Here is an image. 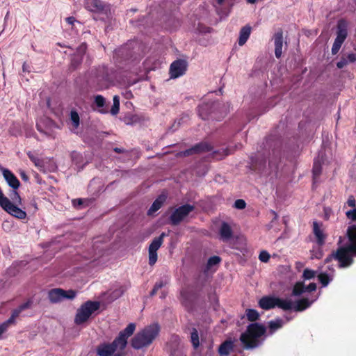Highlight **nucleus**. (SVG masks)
I'll return each instance as SVG.
<instances>
[{
    "instance_id": "nucleus-1",
    "label": "nucleus",
    "mask_w": 356,
    "mask_h": 356,
    "mask_svg": "<svg viewBox=\"0 0 356 356\" xmlns=\"http://www.w3.org/2000/svg\"><path fill=\"white\" fill-rule=\"evenodd\" d=\"M266 327L258 323L248 325L246 330L240 336V341L246 350L253 349L261 344L260 337L265 334Z\"/></svg>"
},
{
    "instance_id": "nucleus-2",
    "label": "nucleus",
    "mask_w": 356,
    "mask_h": 356,
    "mask_svg": "<svg viewBox=\"0 0 356 356\" xmlns=\"http://www.w3.org/2000/svg\"><path fill=\"white\" fill-rule=\"evenodd\" d=\"M159 332L160 327L157 323L146 326L132 338L131 346L138 350L149 346L159 335Z\"/></svg>"
},
{
    "instance_id": "nucleus-3",
    "label": "nucleus",
    "mask_w": 356,
    "mask_h": 356,
    "mask_svg": "<svg viewBox=\"0 0 356 356\" xmlns=\"http://www.w3.org/2000/svg\"><path fill=\"white\" fill-rule=\"evenodd\" d=\"M113 70L105 65H99L95 70L92 87L96 90L107 89L113 81Z\"/></svg>"
},
{
    "instance_id": "nucleus-4",
    "label": "nucleus",
    "mask_w": 356,
    "mask_h": 356,
    "mask_svg": "<svg viewBox=\"0 0 356 356\" xmlns=\"http://www.w3.org/2000/svg\"><path fill=\"white\" fill-rule=\"evenodd\" d=\"M199 116L204 120H220L224 118L225 113L220 111V104L218 102L204 103L197 108Z\"/></svg>"
},
{
    "instance_id": "nucleus-5",
    "label": "nucleus",
    "mask_w": 356,
    "mask_h": 356,
    "mask_svg": "<svg viewBox=\"0 0 356 356\" xmlns=\"http://www.w3.org/2000/svg\"><path fill=\"white\" fill-rule=\"evenodd\" d=\"M100 308V302L99 301L88 300L81 305L77 309L74 317V323L76 325H81L90 318V316L96 311Z\"/></svg>"
},
{
    "instance_id": "nucleus-6",
    "label": "nucleus",
    "mask_w": 356,
    "mask_h": 356,
    "mask_svg": "<svg viewBox=\"0 0 356 356\" xmlns=\"http://www.w3.org/2000/svg\"><path fill=\"white\" fill-rule=\"evenodd\" d=\"M259 306L264 310H270L277 307L284 311L292 309L293 302L290 300H284L277 297L266 296L259 300Z\"/></svg>"
},
{
    "instance_id": "nucleus-7",
    "label": "nucleus",
    "mask_w": 356,
    "mask_h": 356,
    "mask_svg": "<svg viewBox=\"0 0 356 356\" xmlns=\"http://www.w3.org/2000/svg\"><path fill=\"white\" fill-rule=\"evenodd\" d=\"M136 46L137 44L135 42H130L122 45L120 48L115 49L113 55V59L116 63H122V62L131 58H136L135 49Z\"/></svg>"
},
{
    "instance_id": "nucleus-8",
    "label": "nucleus",
    "mask_w": 356,
    "mask_h": 356,
    "mask_svg": "<svg viewBox=\"0 0 356 356\" xmlns=\"http://www.w3.org/2000/svg\"><path fill=\"white\" fill-rule=\"evenodd\" d=\"M194 209L195 207L189 204L181 205L175 209L169 217L170 225L172 226L179 225Z\"/></svg>"
},
{
    "instance_id": "nucleus-9",
    "label": "nucleus",
    "mask_w": 356,
    "mask_h": 356,
    "mask_svg": "<svg viewBox=\"0 0 356 356\" xmlns=\"http://www.w3.org/2000/svg\"><path fill=\"white\" fill-rule=\"evenodd\" d=\"M32 304L33 301L29 299L26 302L20 305L17 308L15 309L12 312L10 317L7 321L0 324V336L7 331L10 325H14L15 323V319L23 311L31 308Z\"/></svg>"
},
{
    "instance_id": "nucleus-10",
    "label": "nucleus",
    "mask_w": 356,
    "mask_h": 356,
    "mask_svg": "<svg viewBox=\"0 0 356 356\" xmlns=\"http://www.w3.org/2000/svg\"><path fill=\"white\" fill-rule=\"evenodd\" d=\"M335 259L339 263L340 268H346L353 263V251L349 248V246L339 248L334 252Z\"/></svg>"
},
{
    "instance_id": "nucleus-11",
    "label": "nucleus",
    "mask_w": 356,
    "mask_h": 356,
    "mask_svg": "<svg viewBox=\"0 0 356 356\" xmlns=\"http://www.w3.org/2000/svg\"><path fill=\"white\" fill-rule=\"evenodd\" d=\"M55 128H58V126L49 119L42 120L36 123L37 130L47 138L52 139L56 138Z\"/></svg>"
},
{
    "instance_id": "nucleus-12",
    "label": "nucleus",
    "mask_w": 356,
    "mask_h": 356,
    "mask_svg": "<svg viewBox=\"0 0 356 356\" xmlns=\"http://www.w3.org/2000/svg\"><path fill=\"white\" fill-rule=\"evenodd\" d=\"M187 62L183 59H177L173 61L169 70V74L171 79H177L183 76L187 70Z\"/></svg>"
},
{
    "instance_id": "nucleus-13",
    "label": "nucleus",
    "mask_w": 356,
    "mask_h": 356,
    "mask_svg": "<svg viewBox=\"0 0 356 356\" xmlns=\"http://www.w3.org/2000/svg\"><path fill=\"white\" fill-rule=\"evenodd\" d=\"M120 346L115 339L112 343H102L97 346L96 353L98 356H112Z\"/></svg>"
},
{
    "instance_id": "nucleus-14",
    "label": "nucleus",
    "mask_w": 356,
    "mask_h": 356,
    "mask_svg": "<svg viewBox=\"0 0 356 356\" xmlns=\"http://www.w3.org/2000/svg\"><path fill=\"white\" fill-rule=\"evenodd\" d=\"M136 330V325L129 323L123 330L120 332L119 335L115 339L120 346V350H123L127 344L128 338L131 336Z\"/></svg>"
},
{
    "instance_id": "nucleus-15",
    "label": "nucleus",
    "mask_w": 356,
    "mask_h": 356,
    "mask_svg": "<svg viewBox=\"0 0 356 356\" xmlns=\"http://www.w3.org/2000/svg\"><path fill=\"white\" fill-rule=\"evenodd\" d=\"M181 339L177 334L171 336L167 343V351L170 356H185L180 348Z\"/></svg>"
},
{
    "instance_id": "nucleus-16",
    "label": "nucleus",
    "mask_w": 356,
    "mask_h": 356,
    "mask_svg": "<svg viewBox=\"0 0 356 356\" xmlns=\"http://www.w3.org/2000/svg\"><path fill=\"white\" fill-rule=\"evenodd\" d=\"M213 149L212 146L206 142H202L195 145L191 148L179 152V155L182 156H188L193 154H200L202 152H208Z\"/></svg>"
},
{
    "instance_id": "nucleus-17",
    "label": "nucleus",
    "mask_w": 356,
    "mask_h": 356,
    "mask_svg": "<svg viewBox=\"0 0 356 356\" xmlns=\"http://www.w3.org/2000/svg\"><path fill=\"white\" fill-rule=\"evenodd\" d=\"M84 7L93 13H106L109 10V5L105 4L101 0H85Z\"/></svg>"
},
{
    "instance_id": "nucleus-18",
    "label": "nucleus",
    "mask_w": 356,
    "mask_h": 356,
    "mask_svg": "<svg viewBox=\"0 0 356 356\" xmlns=\"http://www.w3.org/2000/svg\"><path fill=\"white\" fill-rule=\"evenodd\" d=\"M1 207L7 213L17 218L22 220L26 217V213L12 203L10 200L8 202H6Z\"/></svg>"
},
{
    "instance_id": "nucleus-19",
    "label": "nucleus",
    "mask_w": 356,
    "mask_h": 356,
    "mask_svg": "<svg viewBox=\"0 0 356 356\" xmlns=\"http://www.w3.org/2000/svg\"><path fill=\"white\" fill-rule=\"evenodd\" d=\"M1 171L8 186L13 190H17L20 186V182L14 173L7 168H2Z\"/></svg>"
},
{
    "instance_id": "nucleus-20",
    "label": "nucleus",
    "mask_w": 356,
    "mask_h": 356,
    "mask_svg": "<svg viewBox=\"0 0 356 356\" xmlns=\"http://www.w3.org/2000/svg\"><path fill=\"white\" fill-rule=\"evenodd\" d=\"M274 43H275V55L277 58H280L282 54V46H283V33L281 30L275 33Z\"/></svg>"
},
{
    "instance_id": "nucleus-21",
    "label": "nucleus",
    "mask_w": 356,
    "mask_h": 356,
    "mask_svg": "<svg viewBox=\"0 0 356 356\" xmlns=\"http://www.w3.org/2000/svg\"><path fill=\"white\" fill-rule=\"evenodd\" d=\"M347 236L350 242L348 246L353 251V255L356 256V225H353L348 227Z\"/></svg>"
},
{
    "instance_id": "nucleus-22",
    "label": "nucleus",
    "mask_w": 356,
    "mask_h": 356,
    "mask_svg": "<svg viewBox=\"0 0 356 356\" xmlns=\"http://www.w3.org/2000/svg\"><path fill=\"white\" fill-rule=\"evenodd\" d=\"M234 341L227 339L223 341L218 348V353L220 356H227L234 350Z\"/></svg>"
},
{
    "instance_id": "nucleus-23",
    "label": "nucleus",
    "mask_w": 356,
    "mask_h": 356,
    "mask_svg": "<svg viewBox=\"0 0 356 356\" xmlns=\"http://www.w3.org/2000/svg\"><path fill=\"white\" fill-rule=\"evenodd\" d=\"M65 290L63 289H53L48 292V298L51 302L56 303L63 300V294Z\"/></svg>"
},
{
    "instance_id": "nucleus-24",
    "label": "nucleus",
    "mask_w": 356,
    "mask_h": 356,
    "mask_svg": "<svg viewBox=\"0 0 356 356\" xmlns=\"http://www.w3.org/2000/svg\"><path fill=\"white\" fill-rule=\"evenodd\" d=\"M219 233L220 238L224 241L229 240L233 235V232L230 225L225 222L222 223Z\"/></svg>"
},
{
    "instance_id": "nucleus-25",
    "label": "nucleus",
    "mask_w": 356,
    "mask_h": 356,
    "mask_svg": "<svg viewBox=\"0 0 356 356\" xmlns=\"http://www.w3.org/2000/svg\"><path fill=\"white\" fill-rule=\"evenodd\" d=\"M313 233L316 237V242L319 245H322L325 243V235L323 234V230L321 229L318 222H313Z\"/></svg>"
},
{
    "instance_id": "nucleus-26",
    "label": "nucleus",
    "mask_w": 356,
    "mask_h": 356,
    "mask_svg": "<svg viewBox=\"0 0 356 356\" xmlns=\"http://www.w3.org/2000/svg\"><path fill=\"white\" fill-rule=\"evenodd\" d=\"M251 29V26L249 25H246L241 28L238 41V43L240 46H243L245 44L250 35Z\"/></svg>"
},
{
    "instance_id": "nucleus-27",
    "label": "nucleus",
    "mask_w": 356,
    "mask_h": 356,
    "mask_svg": "<svg viewBox=\"0 0 356 356\" xmlns=\"http://www.w3.org/2000/svg\"><path fill=\"white\" fill-rule=\"evenodd\" d=\"M165 201V195H159L152 203V206L147 211V215H152L161 208L164 202Z\"/></svg>"
},
{
    "instance_id": "nucleus-28",
    "label": "nucleus",
    "mask_w": 356,
    "mask_h": 356,
    "mask_svg": "<svg viewBox=\"0 0 356 356\" xmlns=\"http://www.w3.org/2000/svg\"><path fill=\"white\" fill-rule=\"evenodd\" d=\"M312 305V302L308 298H302L296 301V305L293 307L296 312H302L309 308Z\"/></svg>"
},
{
    "instance_id": "nucleus-29",
    "label": "nucleus",
    "mask_w": 356,
    "mask_h": 356,
    "mask_svg": "<svg viewBox=\"0 0 356 356\" xmlns=\"http://www.w3.org/2000/svg\"><path fill=\"white\" fill-rule=\"evenodd\" d=\"M165 236V234L162 232L159 236L154 238L149 246V250L156 251L159 249L163 242V238Z\"/></svg>"
},
{
    "instance_id": "nucleus-30",
    "label": "nucleus",
    "mask_w": 356,
    "mask_h": 356,
    "mask_svg": "<svg viewBox=\"0 0 356 356\" xmlns=\"http://www.w3.org/2000/svg\"><path fill=\"white\" fill-rule=\"evenodd\" d=\"M304 292H305V286L304 284V282H297L293 287L291 295L293 296H300Z\"/></svg>"
},
{
    "instance_id": "nucleus-31",
    "label": "nucleus",
    "mask_w": 356,
    "mask_h": 356,
    "mask_svg": "<svg viewBox=\"0 0 356 356\" xmlns=\"http://www.w3.org/2000/svg\"><path fill=\"white\" fill-rule=\"evenodd\" d=\"M337 35L347 37V23L344 19H340L337 24Z\"/></svg>"
},
{
    "instance_id": "nucleus-32",
    "label": "nucleus",
    "mask_w": 356,
    "mask_h": 356,
    "mask_svg": "<svg viewBox=\"0 0 356 356\" xmlns=\"http://www.w3.org/2000/svg\"><path fill=\"white\" fill-rule=\"evenodd\" d=\"M247 319L250 322H254L259 318V312L254 309H247L245 310Z\"/></svg>"
},
{
    "instance_id": "nucleus-33",
    "label": "nucleus",
    "mask_w": 356,
    "mask_h": 356,
    "mask_svg": "<svg viewBox=\"0 0 356 356\" xmlns=\"http://www.w3.org/2000/svg\"><path fill=\"white\" fill-rule=\"evenodd\" d=\"M284 322L281 318H277L275 321H270L268 323V327L270 332L273 333L275 330L281 328L283 326Z\"/></svg>"
},
{
    "instance_id": "nucleus-34",
    "label": "nucleus",
    "mask_w": 356,
    "mask_h": 356,
    "mask_svg": "<svg viewBox=\"0 0 356 356\" xmlns=\"http://www.w3.org/2000/svg\"><path fill=\"white\" fill-rule=\"evenodd\" d=\"M191 341L195 349H197L200 346L199 334L195 328H193L191 333Z\"/></svg>"
},
{
    "instance_id": "nucleus-35",
    "label": "nucleus",
    "mask_w": 356,
    "mask_h": 356,
    "mask_svg": "<svg viewBox=\"0 0 356 356\" xmlns=\"http://www.w3.org/2000/svg\"><path fill=\"white\" fill-rule=\"evenodd\" d=\"M208 299L211 304V305L213 307L214 310H217L218 307H219V302H218V298L216 293H210L208 294Z\"/></svg>"
},
{
    "instance_id": "nucleus-36",
    "label": "nucleus",
    "mask_w": 356,
    "mask_h": 356,
    "mask_svg": "<svg viewBox=\"0 0 356 356\" xmlns=\"http://www.w3.org/2000/svg\"><path fill=\"white\" fill-rule=\"evenodd\" d=\"M70 120L72 121V125L74 128H78L80 124V118L78 113L76 111H71L70 112Z\"/></svg>"
},
{
    "instance_id": "nucleus-37",
    "label": "nucleus",
    "mask_w": 356,
    "mask_h": 356,
    "mask_svg": "<svg viewBox=\"0 0 356 356\" xmlns=\"http://www.w3.org/2000/svg\"><path fill=\"white\" fill-rule=\"evenodd\" d=\"M322 171V168L321 163L318 161H314L312 168V173L314 179L318 178Z\"/></svg>"
},
{
    "instance_id": "nucleus-38",
    "label": "nucleus",
    "mask_w": 356,
    "mask_h": 356,
    "mask_svg": "<svg viewBox=\"0 0 356 356\" xmlns=\"http://www.w3.org/2000/svg\"><path fill=\"white\" fill-rule=\"evenodd\" d=\"M120 111V99L118 96L113 97V104L110 111L111 113L113 115H117Z\"/></svg>"
},
{
    "instance_id": "nucleus-39",
    "label": "nucleus",
    "mask_w": 356,
    "mask_h": 356,
    "mask_svg": "<svg viewBox=\"0 0 356 356\" xmlns=\"http://www.w3.org/2000/svg\"><path fill=\"white\" fill-rule=\"evenodd\" d=\"M318 281L321 282L323 286H327L330 282L331 279L329 275L325 273H321L318 275Z\"/></svg>"
},
{
    "instance_id": "nucleus-40",
    "label": "nucleus",
    "mask_w": 356,
    "mask_h": 356,
    "mask_svg": "<svg viewBox=\"0 0 356 356\" xmlns=\"http://www.w3.org/2000/svg\"><path fill=\"white\" fill-rule=\"evenodd\" d=\"M221 261V259L218 256H212L209 258L207 264V269L209 270L211 266L218 264Z\"/></svg>"
},
{
    "instance_id": "nucleus-41",
    "label": "nucleus",
    "mask_w": 356,
    "mask_h": 356,
    "mask_svg": "<svg viewBox=\"0 0 356 356\" xmlns=\"http://www.w3.org/2000/svg\"><path fill=\"white\" fill-rule=\"evenodd\" d=\"M83 58L74 54L71 59V68L75 70L82 63Z\"/></svg>"
},
{
    "instance_id": "nucleus-42",
    "label": "nucleus",
    "mask_w": 356,
    "mask_h": 356,
    "mask_svg": "<svg viewBox=\"0 0 356 356\" xmlns=\"http://www.w3.org/2000/svg\"><path fill=\"white\" fill-rule=\"evenodd\" d=\"M87 49V45L86 43H82L80 44L76 49V52L74 54L78 56V57H81L83 58V55L85 54Z\"/></svg>"
},
{
    "instance_id": "nucleus-43",
    "label": "nucleus",
    "mask_w": 356,
    "mask_h": 356,
    "mask_svg": "<svg viewBox=\"0 0 356 356\" xmlns=\"http://www.w3.org/2000/svg\"><path fill=\"white\" fill-rule=\"evenodd\" d=\"M148 252H149V264L150 266H153L155 264V263L157 261V252L156 251H152V250H148Z\"/></svg>"
},
{
    "instance_id": "nucleus-44",
    "label": "nucleus",
    "mask_w": 356,
    "mask_h": 356,
    "mask_svg": "<svg viewBox=\"0 0 356 356\" xmlns=\"http://www.w3.org/2000/svg\"><path fill=\"white\" fill-rule=\"evenodd\" d=\"M316 272L313 270L306 268L303 271L302 277L305 280H311L315 277Z\"/></svg>"
},
{
    "instance_id": "nucleus-45",
    "label": "nucleus",
    "mask_w": 356,
    "mask_h": 356,
    "mask_svg": "<svg viewBox=\"0 0 356 356\" xmlns=\"http://www.w3.org/2000/svg\"><path fill=\"white\" fill-rule=\"evenodd\" d=\"M164 285H165V284H164V282L163 281H159V282H156V284H154L152 290L150 292V296L152 297L154 295H156V293L158 292V291L160 289H161Z\"/></svg>"
},
{
    "instance_id": "nucleus-46",
    "label": "nucleus",
    "mask_w": 356,
    "mask_h": 356,
    "mask_svg": "<svg viewBox=\"0 0 356 356\" xmlns=\"http://www.w3.org/2000/svg\"><path fill=\"white\" fill-rule=\"evenodd\" d=\"M234 207L237 209H244L246 207V202L242 199H238L234 202Z\"/></svg>"
},
{
    "instance_id": "nucleus-47",
    "label": "nucleus",
    "mask_w": 356,
    "mask_h": 356,
    "mask_svg": "<svg viewBox=\"0 0 356 356\" xmlns=\"http://www.w3.org/2000/svg\"><path fill=\"white\" fill-rule=\"evenodd\" d=\"M28 156L30 159V160L35 164L37 167H42V161L40 160L39 158L34 156L33 155L31 154L30 153L28 154Z\"/></svg>"
},
{
    "instance_id": "nucleus-48",
    "label": "nucleus",
    "mask_w": 356,
    "mask_h": 356,
    "mask_svg": "<svg viewBox=\"0 0 356 356\" xmlns=\"http://www.w3.org/2000/svg\"><path fill=\"white\" fill-rule=\"evenodd\" d=\"M95 103L97 107H103L105 104V99L102 95H97L95 97Z\"/></svg>"
},
{
    "instance_id": "nucleus-49",
    "label": "nucleus",
    "mask_w": 356,
    "mask_h": 356,
    "mask_svg": "<svg viewBox=\"0 0 356 356\" xmlns=\"http://www.w3.org/2000/svg\"><path fill=\"white\" fill-rule=\"evenodd\" d=\"M76 292L74 290H68L65 291V293L63 294V300L64 299H69L72 300L76 297Z\"/></svg>"
},
{
    "instance_id": "nucleus-50",
    "label": "nucleus",
    "mask_w": 356,
    "mask_h": 356,
    "mask_svg": "<svg viewBox=\"0 0 356 356\" xmlns=\"http://www.w3.org/2000/svg\"><path fill=\"white\" fill-rule=\"evenodd\" d=\"M259 259L262 262H267L270 259V254L267 251L263 250L260 252Z\"/></svg>"
},
{
    "instance_id": "nucleus-51",
    "label": "nucleus",
    "mask_w": 356,
    "mask_h": 356,
    "mask_svg": "<svg viewBox=\"0 0 356 356\" xmlns=\"http://www.w3.org/2000/svg\"><path fill=\"white\" fill-rule=\"evenodd\" d=\"M341 45H342L341 42H338L336 40H334V42L333 43L332 47V54L333 55L337 54L338 53V51H339Z\"/></svg>"
},
{
    "instance_id": "nucleus-52",
    "label": "nucleus",
    "mask_w": 356,
    "mask_h": 356,
    "mask_svg": "<svg viewBox=\"0 0 356 356\" xmlns=\"http://www.w3.org/2000/svg\"><path fill=\"white\" fill-rule=\"evenodd\" d=\"M124 291H125V289H124V287L121 286L119 289L113 291L112 292L111 296L113 298H118L120 297L124 293Z\"/></svg>"
},
{
    "instance_id": "nucleus-53",
    "label": "nucleus",
    "mask_w": 356,
    "mask_h": 356,
    "mask_svg": "<svg viewBox=\"0 0 356 356\" xmlns=\"http://www.w3.org/2000/svg\"><path fill=\"white\" fill-rule=\"evenodd\" d=\"M348 64L347 58L344 56L341 57L340 60L337 63V67L339 69H342Z\"/></svg>"
},
{
    "instance_id": "nucleus-54",
    "label": "nucleus",
    "mask_w": 356,
    "mask_h": 356,
    "mask_svg": "<svg viewBox=\"0 0 356 356\" xmlns=\"http://www.w3.org/2000/svg\"><path fill=\"white\" fill-rule=\"evenodd\" d=\"M11 198L13 201L15 203L21 204V197L19 193L16 191V190H13L11 194Z\"/></svg>"
},
{
    "instance_id": "nucleus-55",
    "label": "nucleus",
    "mask_w": 356,
    "mask_h": 356,
    "mask_svg": "<svg viewBox=\"0 0 356 356\" xmlns=\"http://www.w3.org/2000/svg\"><path fill=\"white\" fill-rule=\"evenodd\" d=\"M346 217L352 220H356V209L349 210L346 213Z\"/></svg>"
},
{
    "instance_id": "nucleus-56",
    "label": "nucleus",
    "mask_w": 356,
    "mask_h": 356,
    "mask_svg": "<svg viewBox=\"0 0 356 356\" xmlns=\"http://www.w3.org/2000/svg\"><path fill=\"white\" fill-rule=\"evenodd\" d=\"M347 204L353 208H355L356 206V201L353 195H350L347 201Z\"/></svg>"
},
{
    "instance_id": "nucleus-57",
    "label": "nucleus",
    "mask_w": 356,
    "mask_h": 356,
    "mask_svg": "<svg viewBox=\"0 0 356 356\" xmlns=\"http://www.w3.org/2000/svg\"><path fill=\"white\" fill-rule=\"evenodd\" d=\"M316 289V284L314 282L310 283L308 286H305V291L313 292Z\"/></svg>"
},
{
    "instance_id": "nucleus-58",
    "label": "nucleus",
    "mask_w": 356,
    "mask_h": 356,
    "mask_svg": "<svg viewBox=\"0 0 356 356\" xmlns=\"http://www.w3.org/2000/svg\"><path fill=\"white\" fill-rule=\"evenodd\" d=\"M346 58L348 63H354L356 60V55L353 53L349 54Z\"/></svg>"
},
{
    "instance_id": "nucleus-59",
    "label": "nucleus",
    "mask_w": 356,
    "mask_h": 356,
    "mask_svg": "<svg viewBox=\"0 0 356 356\" xmlns=\"http://www.w3.org/2000/svg\"><path fill=\"white\" fill-rule=\"evenodd\" d=\"M334 252H332L330 255H328V256L325 259V264H328V263H330L332 259H335Z\"/></svg>"
},
{
    "instance_id": "nucleus-60",
    "label": "nucleus",
    "mask_w": 356,
    "mask_h": 356,
    "mask_svg": "<svg viewBox=\"0 0 356 356\" xmlns=\"http://www.w3.org/2000/svg\"><path fill=\"white\" fill-rule=\"evenodd\" d=\"M66 22L68 24L73 25L74 23L76 22V19L74 17H69L66 18Z\"/></svg>"
},
{
    "instance_id": "nucleus-61",
    "label": "nucleus",
    "mask_w": 356,
    "mask_h": 356,
    "mask_svg": "<svg viewBox=\"0 0 356 356\" xmlns=\"http://www.w3.org/2000/svg\"><path fill=\"white\" fill-rule=\"evenodd\" d=\"M347 37H345L344 35H337V38H335V40L338 42H341L342 44L343 43V42L345 41V40L346 39Z\"/></svg>"
},
{
    "instance_id": "nucleus-62",
    "label": "nucleus",
    "mask_w": 356,
    "mask_h": 356,
    "mask_svg": "<svg viewBox=\"0 0 356 356\" xmlns=\"http://www.w3.org/2000/svg\"><path fill=\"white\" fill-rule=\"evenodd\" d=\"M20 176H21V178L24 180V181H28L29 180V177L28 175L26 174L25 172L22 171L21 173H20Z\"/></svg>"
},
{
    "instance_id": "nucleus-63",
    "label": "nucleus",
    "mask_w": 356,
    "mask_h": 356,
    "mask_svg": "<svg viewBox=\"0 0 356 356\" xmlns=\"http://www.w3.org/2000/svg\"><path fill=\"white\" fill-rule=\"evenodd\" d=\"M223 153H224L223 156H221V157H219L218 158L219 159H221L223 156H227L229 154H231V152H229V149L228 148H226V149H223Z\"/></svg>"
},
{
    "instance_id": "nucleus-64",
    "label": "nucleus",
    "mask_w": 356,
    "mask_h": 356,
    "mask_svg": "<svg viewBox=\"0 0 356 356\" xmlns=\"http://www.w3.org/2000/svg\"><path fill=\"white\" fill-rule=\"evenodd\" d=\"M113 151L116 153L120 154L124 152V149L119 148V147H115L113 149Z\"/></svg>"
}]
</instances>
